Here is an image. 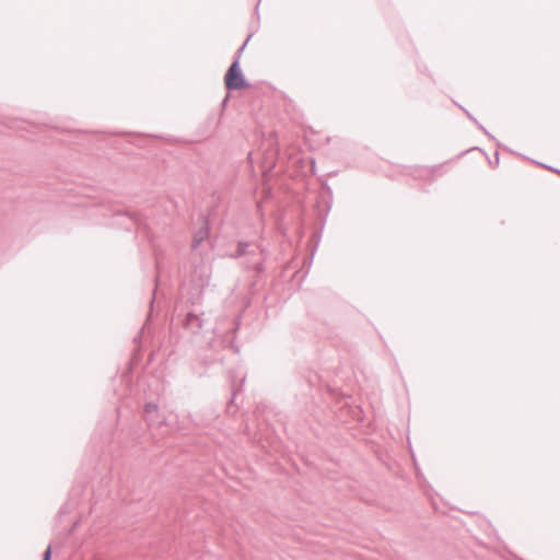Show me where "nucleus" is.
I'll return each instance as SVG.
<instances>
[{
  "label": "nucleus",
  "mask_w": 560,
  "mask_h": 560,
  "mask_svg": "<svg viewBox=\"0 0 560 560\" xmlns=\"http://www.w3.org/2000/svg\"><path fill=\"white\" fill-rule=\"evenodd\" d=\"M225 85L230 90H238L246 88V82L240 69L238 62L235 61L230 67L229 71L225 74Z\"/></svg>",
  "instance_id": "obj_1"
},
{
  "label": "nucleus",
  "mask_w": 560,
  "mask_h": 560,
  "mask_svg": "<svg viewBox=\"0 0 560 560\" xmlns=\"http://www.w3.org/2000/svg\"><path fill=\"white\" fill-rule=\"evenodd\" d=\"M50 556H51V549L50 547H48L45 551V555H44V559L43 560H50Z\"/></svg>",
  "instance_id": "obj_2"
}]
</instances>
